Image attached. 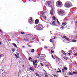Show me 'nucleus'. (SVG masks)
<instances>
[{"label":"nucleus","instance_id":"obj_51","mask_svg":"<svg viewBox=\"0 0 77 77\" xmlns=\"http://www.w3.org/2000/svg\"><path fill=\"white\" fill-rule=\"evenodd\" d=\"M22 48H25V46H22Z\"/></svg>","mask_w":77,"mask_h":77},{"label":"nucleus","instance_id":"obj_19","mask_svg":"<svg viewBox=\"0 0 77 77\" xmlns=\"http://www.w3.org/2000/svg\"><path fill=\"white\" fill-rule=\"evenodd\" d=\"M13 45H14V47H16V48H17V45H16L15 44L13 43Z\"/></svg>","mask_w":77,"mask_h":77},{"label":"nucleus","instance_id":"obj_62","mask_svg":"<svg viewBox=\"0 0 77 77\" xmlns=\"http://www.w3.org/2000/svg\"><path fill=\"white\" fill-rule=\"evenodd\" d=\"M37 58H38V59L39 58V57H37Z\"/></svg>","mask_w":77,"mask_h":77},{"label":"nucleus","instance_id":"obj_23","mask_svg":"<svg viewBox=\"0 0 77 77\" xmlns=\"http://www.w3.org/2000/svg\"><path fill=\"white\" fill-rule=\"evenodd\" d=\"M72 72L73 73V74H77V72H74V71H73Z\"/></svg>","mask_w":77,"mask_h":77},{"label":"nucleus","instance_id":"obj_36","mask_svg":"<svg viewBox=\"0 0 77 77\" xmlns=\"http://www.w3.org/2000/svg\"><path fill=\"white\" fill-rule=\"evenodd\" d=\"M15 56L17 57V58H18V56H17V54H15Z\"/></svg>","mask_w":77,"mask_h":77},{"label":"nucleus","instance_id":"obj_26","mask_svg":"<svg viewBox=\"0 0 77 77\" xmlns=\"http://www.w3.org/2000/svg\"><path fill=\"white\" fill-rule=\"evenodd\" d=\"M52 57L53 59H54V60H55V59H55V58L54 57V56H53V55H52Z\"/></svg>","mask_w":77,"mask_h":77},{"label":"nucleus","instance_id":"obj_15","mask_svg":"<svg viewBox=\"0 0 77 77\" xmlns=\"http://www.w3.org/2000/svg\"><path fill=\"white\" fill-rule=\"evenodd\" d=\"M61 52H62V53L64 55H66V53H65V52L64 51L62 50V51H61Z\"/></svg>","mask_w":77,"mask_h":77},{"label":"nucleus","instance_id":"obj_37","mask_svg":"<svg viewBox=\"0 0 77 77\" xmlns=\"http://www.w3.org/2000/svg\"><path fill=\"white\" fill-rule=\"evenodd\" d=\"M72 51V50H71L70 51H69V53H72V51Z\"/></svg>","mask_w":77,"mask_h":77},{"label":"nucleus","instance_id":"obj_27","mask_svg":"<svg viewBox=\"0 0 77 77\" xmlns=\"http://www.w3.org/2000/svg\"><path fill=\"white\" fill-rule=\"evenodd\" d=\"M32 57H29V60H32Z\"/></svg>","mask_w":77,"mask_h":77},{"label":"nucleus","instance_id":"obj_60","mask_svg":"<svg viewBox=\"0 0 77 77\" xmlns=\"http://www.w3.org/2000/svg\"><path fill=\"white\" fill-rule=\"evenodd\" d=\"M50 33H51V31H50Z\"/></svg>","mask_w":77,"mask_h":77},{"label":"nucleus","instance_id":"obj_11","mask_svg":"<svg viewBox=\"0 0 77 77\" xmlns=\"http://www.w3.org/2000/svg\"><path fill=\"white\" fill-rule=\"evenodd\" d=\"M63 26H65L66 25V22H63L62 23Z\"/></svg>","mask_w":77,"mask_h":77},{"label":"nucleus","instance_id":"obj_33","mask_svg":"<svg viewBox=\"0 0 77 77\" xmlns=\"http://www.w3.org/2000/svg\"><path fill=\"white\" fill-rule=\"evenodd\" d=\"M25 33L23 32H21V34H25Z\"/></svg>","mask_w":77,"mask_h":77},{"label":"nucleus","instance_id":"obj_7","mask_svg":"<svg viewBox=\"0 0 77 77\" xmlns=\"http://www.w3.org/2000/svg\"><path fill=\"white\" fill-rule=\"evenodd\" d=\"M38 23H39V20L37 19L35 21V24H38Z\"/></svg>","mask_w":77,"mask_h":77},{"label":"nucleus","instance_id":"obj_50","mask_svg":"<svg viewBox=\"0 0 77 77\" xmlns=\"http://www.w3.org/2000/svg\"><path fill=\"white\" fill-rule=\"evenodd\" d=\"M38 56H41V54H38Z\"/></svg>","mask_w":77,"mask_h":77},{"label":"nucleus","instance_id":"obj_32","mask_svg":"<svg viewBox=\"0 0 77 77\" xmlns=\"http://www.w3.org/2000/svg\"><path fill=\"white\" fill-rule=\"evenodd\" d=\"M62 72H63L64 71H65V69L64 68L62 69Z\"/></svg>","mask_w":77,"mask_h":77},{"label":"nucleus","instance_id":"obj_49","mask_svg":"<svg viewBox=\"0 0 77 77\" xmlns=\"http://www.w3.org/2000/svg\"><path fill=\"white\" fill-rule=\"evenodd\" d=\"M21 72V70H20L19 71V73Z\"/></svg>","mask_w":77,"mask_h":77},{"label":"nucleus","instance_id":"obj_45","mask_svg":"<svg viewBox=\"0 0 77 77\" xmlns=\"http://www.w3.org/2000/svg\"><path fill=\"white\" fill-rule=\"evenodd\" d=\"M35 66H37L38 65V64H35V65H34Z\"/></svg>","mask_w":77,"mask_h":77},{"label":"nucleus","instance_id":"obj_12","mask_svg":"<svg viewBox=\"0 0 77 77\" xmlns=\"http://www.w3.org/2000/svg\"><path fill=\"white\" fill-rule=\"evenodd\" d=\"M11 50L13 52H15V49L14 48H11Z\"/></svg>","mask_w":77,"mask_h":77},{"label":"nucleus","instance_id":"obj_8","mask_svg":"<svg viewBox=\"0 0 77 77\" xmlns=\"http://www.w3.org/2000/svg\"><path fill=\"white\" fill-rule=\"evenodd\" d=\"M53 9H51L50 12V14L51 15H53Z\"/></svg>","mask_w":77,"mask_h":77},{"label":"nucleus","instance_id":"obj_47","mask_svg":"<svg viewBox=\"0 0 77 77\" xmlns=\"http://www.w3.org/2000/svg\"><path fill=\"white\" fill-rule=\"evenodd\" d=\"M2 45V42H0V45Z\"/></svg>","mask_w":77,"mask_h":77},{"label":"nucleus","instance_id":"obj_16","mask_svg":"<svg viewBox=\"0 0 77 77\" xmlns=\"http://www.w3.org/2000/svg\"><path fill=\"white\" fill-rule=\"evenodd\" d=\"M45 77H49V76L47 75V73H45Z\"/></svg>","mask_w":77,"mask_h":77},{"label":"nucleus","instance_id":"obj_61","mask_svg":"<svg viewBox=\"0 0 77 77\" xmlns=\"http://www.w3.org/2000/svg\"><path fill=\"white\" fill-rule=\"evenodd\" d=\"M43 13H42V15H43Z\"/></svg>","mask_w":77,"mask_h":77},{"label":"nucleus","instance_id":"obj_48","mask_svg":"<svg viewBox=\"0 0 77 77\" xmlns=\"http://www.w3.org/2000/svg\"><path fill=\"white\" fill-rule=\"evenodd\" d=\"M68 54L69 55V56H70L71 54H70V53H68Z\"/></svg>","mask_w":77,"mask_h":77},{"label":"nucleus","instance_id":"obj_24","mask_svg":"<svg viewBox=\"0 0 77 77\" xmlns=\"http://www.w3.org/2000/svg\"><path fill=\"white\" fill-rule=\"evenodd\" d=\"M32 53H34L35 52V50L32 49L31 50Z\"/></svg>","mask_w":77,"mask_h":77},{"label":"nucleus","instance_id":"obj_5","mask_svg":"<svg viewBox=\"0 0 77 77\" xmlns=\"http://www.w3.org/2000/svg\"><path fill=\"white\" fill-rule=\"evenodd\" d=\"M60 12L62 16H63V15H64L65 14V13H64L62 10H60Z\"/></svg>","mask_w":77,"mask_h":77},{"label":"nucleus","instance_id":"obj_54","mask_svg":"<svg viewBox=\"0 0 77 77\" xmlns=\"http://www.w3.org/2000/svg\"><path fill=\"white\" fill-rule=\"evenodd\" d=\"M1 56H2V55L0 54V58H1Z\"/></svg>","mask_w":77,"mask_h":77},{"label":"nucleus","instance_id":"obj_59","mask_svg":"<svg viewBox=\"0 0 77 77\" xmlns=\"http://www.w3.org/2000/svg\"><path fill=\"white\" fill-rule=\"evenodd\" d=\"M58 70H60V69H59V68H58Z\"/></svg>","mask_w":77,"mask_h":77},{"label":"nucleus","instance_id":"obj_56","mask_svg":"<svg viewBox=\"0 0 77 77\" xmlns=\"http://www.w3.org/2000/svg\"><path fill=\"white\" fill-rule=\"evenodd\" d=\"M0 32H2V30H1V29H0Z\"/></svg>","mask_w":77,"mask_h":77},{"label":"nucleus","instance_id":"obj_22","mask_svg":"<svg viewBox=\"0 0 77 77\" xmlns=\"http://www.w3.org/2000/svg\"><path fill=\"white\" fill-rule=\"evenodd\" d=\"M35 75L36 76H37V77H39V74H38V73H35Z\"/></svg>","mask_w":77,"mask_h":77},{"label":"nucleus","instance_id":"obj_21","mask_svg":"<svg viewBox=\"0 0 77 77\" xmlns=\"http://www.w3.org/2000/svg\"><path fill=\"white\" fill-rule=\"evenodd\" d=\"M42 55H43V56H42L41 57H46V56L45 54H42Z\"/></svg>","mask_w":77,"mask_h":77},{"label":"nucleus","instance_id":"obj_34","mask_svg":"<svg viewBox=\"0 0 77 77\" xmlns=\"http://www.w3.org/2000/svg\"><path fill=\"white\" fill-rule=\"evenodd\" d=\"M61 72V70H60L59 71H58L57 72Z\"/></svg>","mask_w":77,"mask_h":77},{"label":"nucleus","instance_id":"obj_64","mask_svg":"<svg viewBox=\"0 0 77 77\" xmlns=\"http://www.w3.org/2000/svg\"><path fill=\"white\" fill-rule=\"evenodd\" d=\"M76 23H77V21H76Z\"/></svg>","mask_w":77,"mask_h":77},{"label":"nucleus","instance_id":"obj_40","mask_svg":"<svg viewBox=\"0 0 77 77\" xmlns=\"http://www.w3.org/2000/svg\"><path fill=\"white\" fill-rule=\"evenodd\" d=\"M54 76V77H57V76L56 75H53Z\"/></svg>","mask_w":77,"mask_h":77},{"label":"nucleus","instance_id":"obj_13","mask_svg":"<svg viewBox=\"0 0 77 77\" xmlns=\"http://www.w3.org/2000/svg\"><path fill=\"white\" fill-rule=\"evenodd\" d=\"M29 69L32 71H34V69H33V68H32V67H30L29 68Z\"/></svg>","mask_w":77,"mask_h":77},{"label":"nucleus","instance_id":"obj_53","mask_svg":"<svg viewBox=\"0 0 77 77\" xmlns=\"http://www.w3.org/2000/svg\"><path fill=\"white\" fill-rule=\"evenodd\" d=\"M56 39V37H54L53 38V39Z\"/></svg>","mask_w":77,"mask_h":77},{"label":"nucleus","instance_id":"obj_57","mask_svg":"<svg viewBox=\"0 0 77 77\" xmlns=\"http://www.w3.org/2000/svg\"><path fill=\"white\" fill-rule=\"evenodd\" d=\"M28 47H32V46L30 45H28Z\"/></svg>","mask_w":77,"mask_h":77},{"label":"nucleus","instance_id":"obj_44","mask_svg":"<svg viewBox=\"0 0 77 77\" xmlns=\"http://www.w3.org/2000/svg\"><path fill=\"white\" fill-rule=\"evenodd\" d=\"M53 19L54 20H56V18H55V17H54L53 18Z\"/></svg>","mask_w":77,"mask_h":77},{"label":"nucleus","instance_id":"obj_25","mask_svg":"<svg viewBox=\"0 0 77 77\" xmlns=\"http://www.w3.org/2000/svg\"><path fill=\"white\" fill-rule=\"evenodd\" d=\"M72 42H76L77 41L76 40H72Z\"/></svg>","mask_w":77,"mask_h":77},{"label":"nucleus","instance_id":"obj_6","mask_svg":"<svg viewBox=\"0 0 77 77\" xmlns=\"http://www.w3.org/2000/svg\"><path fill=\"white\" fill-rule=\"evenodd\" d=\"M51 1H48L46 3V5L47 6H48L50 5H51Z\"/></svg>","mask_w":77,"mask_h":77},{"label":"nucleus","instance_id":"obj_46","mask_svg":"<svg viewBox=\"0 0 77 77\" xmlns=\"http://www.w3.org/2000/svg\"><path fill=\"white\" fill-rule=\"evenodd\" d=\"M59 60H60V61H62V60L60 59H59Z\"/></svg>","mask_w":77,"mask_h":77},{"label":"nucleus","instance_id":"obj_43","mask_svg":"<svg viewBox=\"0 0 77 77\" xmlns=\"http://www.w3.org/2000/svg\"><path fill=\"white\" fill-rule=\"evenodd\" d=\"M75 56H77V54H74Z\"/></svg>","mask_w":77,"mask_h":77},{"label":"nucleus","instance_id":"obj_28","mask_svg":"<svg viewBox=\"0 0 77 77\" xmlns=\"http://www.w3.org/2000/svg\"><path fill=\"white\" fill-rule=\"evenodd\" d=\"M64 69L65 70H67V68L66 67H64Z\"/></svg>","mask_w":77,"mask_h":77},{"label":"nucleus","instance_id":"obj_31","mask_svg":"<svg viewBox=\"0 0 77 77\" xmlns=\"http://www.w3.org/2000/svg\"><path fill=\"white\" fill-rule=\"evenodd\" d=\"M57 22H58V23L59 24H60V23H59V20H58V19H57Z\"/></svg>","mask_w":77,"mask_h":77},{"label":"nucleus","instance_id":"obj_41","mask_svg":"<svg viewBox=\"0 0 77 77\" xmlns=\"http://www.w3.org/2000/svg\"><path fill=\"white\" fill-rule=\"evenodd\" d=\"M48 66V65H45V67H47V66Z\"/></svg>","mask_w":77,"mask_h":77},{"label":"nucleus","instance_id":"obj_29","mask_svg":"<svg viewBox=\"0 0 77 77\" xmlns=\"http://www.w3.org/2000/svg\"><path fill=\"white\" fill-rule=\"evenodd\" d=\"M44 48H48V47H47V46H45L44 47Z\"/></svg>","mask_w":77,"mask_h":77},{"label":"nucleus","instance_id":"obj_58","mask_svg":"<svg viewBox=\"0 0 77 77\" xmlns=\"http://www.w3.org/2000/svg\"><path fill=\"white\" fill-rule=\"evenodd\" d=\"M57 59H58V60H59V57H57Z\"/></svg>","mask_w":77,"mask_h":77},{"label":"nucleus","instance_id":"obj_55","mask_svg":"<svg viewBox=\"0 0 77 77\" xmlns=\"http://www.w3.org/2000/svg\"><path fill=\"white\" fill-rule=\"evenodd\" d=\"M43 50V49L42 48H41V50Z\"/></svg>","mask_w":77,"mask_h":77},{"label":"nucleus","instance_id":"obj_30","mask_svg":"<svg viewBox=\"0 0 77 77\" xmlns=\"http://www.w3.org/2000/svg\"><path fill=\"white\" fill-rule=\"evenodd\" d=\"M50 42H53V40H52V39H50Z\"/></svg>","mask_w":77,"mask_h":77},{"label":"nucleus","instance_id":"obj_3","mask_svg":"<svg viewBox=\"0 0 77 77\" xmlns=\"http://www.w3.org/2000/svg\"><path fill=\"white\" fill-rule=\"evenodd\" d=\"M38 30H43L44 29L42 25H38Z\"/></svg>","mask_w":77,"mask_h":77},{"label":"nucleus","instance_id":"obj_20","mask_svg":"<svg viewBox=\"0 0 77 77\" xmlns=\"http://www.w3.org/2000/svg\"><path fill=\"white\" fill-rule=\"evenodd\" d=\"M43 17L44 18L45 20H46L47 19V18L46 17V16H43Z\"/></svg>","mask_w":77,"mask_h":77},{"label":"nucleus","instance_id":"obj_42","mask_svg":"<svg viewBox=\"0 0 77 77\" xmlns=\"http://www.w3.org/2000/svg\"><path fill=\"white\" fill-rule=\"evenodd\" d=\"M41 65L42 66H44V65H42V63H40Z\"/></svg>","mask_w":77,"mask_h":77},{"label":"nucleus","instance_id":"obj_39","mask_svg":"<svg viewBox=\"0 0 77 77\" xmlns=\"http://www.w3.org/2000/svg\"><path fill=\"white\" fill-rule=\"evenodd\" d=\"M54 51H53L51 50V53H54Z\"/></svg>","mask_w":77,"mask_h":77},{"label":"nucleus","instance_id":"obj_17","mask_svg":"<svg viewBox=\"0 0 77 77\" xmlns=\"http://www.w3.org/2000/svg\"><path fill=\"white\" fill-rule=\"evenodd\" d=\"M24 40L25 41H29V39L27 38H24Z\"/></svg>","mask_w":77,"mask_h":77},{"label":"nucleus","instance_id":"obj_10","mask_svg":"<svg viewBox=\"0 0 77 77\" xmlns=\"http://www.w3.org/2000/svg\"><path fill=\"white\" fill-rule=\"evenodd\" d=\"M63 38H64L65 39H66V40H68V41H69V39L68 38H67L66 37L64 36L63 37Z\"/></svg>","mask_w":77,"mask_h":77},{"label":"nucleus","instance_id":"obj_1","mask_svg":"<svg viewBox=\"0 0 77 77\" xmlns=\"http://www.w3.org/2000/svg\"><path fill=\"white\" fill-rule=\"evenodd\" d=\"M56 5L58 8H61L62 6V3L60 1H58L57 2Z\"/></svg>","mask_w":77,"mask_h":77},{"label":"nucleus","instance_id":"obj_9","mask_svg":"<svg viewBox=\"0 0 77 77\" xmlns=\"http://www.w3.org/2000/svg\"><path fill=\"white\" fill-rule=\"evenodd\" d=\"M37 63V60H35V61H33V65H35V64Z\"/></svg>","mask_w":77,"mask_h":77},{"label":"nucleus","instance_id":"obj_2","mask_svg":"<svg viewBox=\"0 0 77 77\" xmlns=\"http://www.w3.org/2000/svg\"><path fill=\"white\" fill-rule=\"evenodd\" d=\"M71 3L69 2H66L65 4V6L66 8H70L71 6Z\"/></svg>","mask_w":77,"mask_h":77},{"label":"nucleus","instance_id":"obj_52","mask_svg":"<svg viewBox=\"0 0 77 77\" xmlns=\"http://www.w3.org/2000/svg\"><path fill=\"white\" fill-rule=\"evenodd\" d=\"M35 39V38H32V40H34V39Z\"/></svg>","mask_w":77,"mask_h":77},{"label":"nucleus","instance_id":"obj_35","mask_svg":"<svg viewBox=\"0 0 77 77\" xmlns=\"http://www.w3.org/2000/svg\"><path fill=\"white\" fill-rule=\"evenodd\" d=\"M64 59H65V60H67L68 58L67 57H65L64 58Z\"/></svg>","mask_w":77,"mask_h":77},{"label":"nucleus","instance_id":"obj_4","mask_svg":"<svg viewBox=\"0 0 77 77\" xmlns=\"http://www.w3.org/2000/svg\"><path fill=\"white\" fill-rule=\"evenodd\" d=\"M29 22L30 24H33V23H34V21H33V18L30 17L29 19Z\"/></svg>","mask_w":77,"mask_h":77},{"label":"nucleus","instance_id":"obj_38","mask_svg":"<svg viewBox=\"0 0 77 77\" xmlns=\"http://www.w3.org/2000/svg\"><path fill=\"white\" fill-rule=\"evenodd\" d=\"M61 28L62 29H63L64 28V27L63 26H62L61 27Z\"/></svg>","mask_w":77,"mask_h":77},{"label":"nucleus","instance_id":"obj_18","mask_svg":"<svg viewBox=\"0 0 77 77\" xmlns=\"http://www.w3.org/2000/svg\"><path fill=\"white\" fill-rule=\"evenodd\" d=\"M52 25L53 26H55V25H56V24H55V21H54L53 22Z\"/></svg>","mask_w":77,"mask_h":77},{"label":"nucleus","instance_id":"obj_63","mask_svg":"<svg viewBox=\"0 0 77 77\" xmlns=\"http://www.w3.org/2000/svg\"><path fill=\"white\" fill-rule=\"evenodd\" d=\"M27 53H29V52L27 51Z\"/></svg>","mask_w":77,"mask_h":77},{"label":"nucleus","instance_id":"obj_14","mask_svg":"<svg viewBox=\"0 0 77 77\" xmlns=\"http://www.w3.org/2000/svg\"><path fill=\"white\" fill-rule=\"evenodd\" d=\"M69 74L70 75H74V74L72 73L71 72H69Z\"/></svg>","mask_w":77,"mask_h":77}]
</instances>
